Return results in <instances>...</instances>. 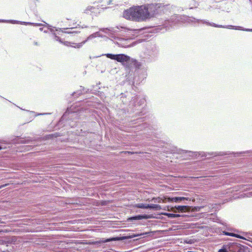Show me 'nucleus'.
Segmentation results:
<instances>
[{
  "instance_id": "f257e3e1",
  "label": "nucleus",
  "mask_w": 252,
  "mask_h": 252,
  "mask_svg": "<svg viewBox=\"0 0 252 252\" xmlns=\"http://www.w3.org/2000/svg\"><path fill=\"white\" fill-rule=\"evenodd\" d=\"M163 152L166 154H172L174 156L176 155H181V157L184 158H197L198 157H204L205 158L202 161L194 163L192 167H194L196 164L201 165L206 163H209V167L214 166L215 161H218L226 159L227 156L233 155L234 157H239L237 155V152H193L191 151L185 150L178 148L173 145H167L163 147Z\"/></svg>"
},
{
  "instance_id": "f03ea898",
  "label": "nucleus",
  "mask_w": 252,
  "mask_h": 252,
  "mask_svg": "<svg viewBox=\"0 0 252 252\" xmlns=\"http://www.w3.org/2000/svg\"><path fill=\"white\" fill-rule=\"evenodd\" d=\"M164 7L162 4L157 3L132 6L124 10L123 17L135 22L146 21L156 17Z\"/></svg>"
},
{
  "instance_id": "7ed1b4c3",
  "label": "nucleus",
  "mask_w": 252,
  "mask_h": 252,
  "mask_svg": "<svg viewBox=\"0 0 252 252\" xmlns=\"http://www.w3.org/2000/svg\"><path fill=\"white\" fill-rule=\"evenodd\" d=\"M137 63L129 64L126 68L128 72L129 80L132 79V85L134 86L139 85L147 77L146 71L143 69H140L141 64L136 61Z\"/></svg>"
},
{
  "instance_id": "20e7f679",
  "label": "nucleus",
  "mask_w": 252,
  "mask_h": 252,
  "mask_svg": "<svg viewBox=\"0 0 252 252\" xmlns=\"http://www.w3.org/2000/svg\"><path fill=\"white\" fill-rule=\"evenodd\" d=\"M145 101V99L140 96L136 95L131 97L127 112L129 114L134 113L135 116H142L143 114L141 110L143 108L142 105Z\"/></svg>"
},
{
  "instance_id": "39448f33",
  "label": "nucleus",
  "mask_w": 252,
  "mask_h": 252,
  "mask_svg": "<svg viewBox=\"0 0 252 252\" xmlns=\"http://www.w3.org/2000/svg\"><path fill=\"white\" fill-rule=\"evenodd\" d=\"M77 117L76 112L68 108L60 119L59 123L63 124V126L69 124V126L72 127L76 126Z\"/></svg>"
},
{
  "instance_id": "423d86ee",
  "label": "nucleus",
  "mask_w": 252,
  "mask_h": 252,
  "mask_svg": "<svg viewBox=\"0 0 252 252\" xmlns=\"http://www.w3.org/2000/svg\"><path fill=\"white\" fill-rule=\"evenodd\" d=\"M104 55L107 58L121 63L125 67H126V65H129V64L137 63L136 60L132 59L129 56L124 54H113L107 53Z\"/></svg>"
},
{
  "instance_id": "0eeeda50",
  "label": "nucleus",
  "mask_w": 252,
  "mask_h": 252,
  "mask_svg": "<svg viewBox=\"0 0 252 252\" xmlns=\"http://www.w3.org/2000/svg\"><path fill=\"white\" fill-rule=\"evenodd\" d=\"M39 138H33L30 136L22 137L21 136H15L13 138H9L8 140L0 139V143L5 144H33L34 141H37Z\"/></svg>"
},
{
  "instance_id": "6e6552de",
  "label": "nucleus",
  "mask_w": 252,
  "mask_h": 252,
  "mask_svg": "<svg viewBox=\"0 0 252 252\" xmlns=\"http://www.w3.org/2000/svg\"><path fill=\"white\" fill-rule=\"evenodd\" d=\"M192 19H193L194 22H199L200 21L203 24H206L208 26H212L213 27L226 28V29H233V30H240V31L252 32V29H246V28H244L241 26H233V25L223 26V25H218V24H215L214 23L209 22L208 21L205 20H200V19H196L195 18H192Z\"/></svg>"
},
{
  "instance_id": "1a4fd4ad",
  "label": "nucleus",
  "mask_w": 252,
  "mask_h": 252,
  "mask_svg": "<svg viewBox=\"0 0 252 252\" xmlns=\"http://www.w3.org/2000/svg\"><path fill=\"white\" fill-rule=\"evenodd\" d=\"M159 50L158 47L155 44L151 45L147 49L145 53V61L148 63H151L155 61L158 57Z\"/></svg>"
},
{
  "instance_id": "9d476101",
  "label": "nucleus",
  "mask_w": 252,
  "mask_h": 252,
  "mask_svg": "<svg viewBox=\"0 0 252 252\" xmlns=\"http://www.w3.org/2000/svg\"><path fill=\"white\" fill-rule=\"evenodd\" d=\"M173 16L170 20H165L161 23V25L157 26V32H164L175 26L177 22Z\"/></svg>"
},
{
  "instance_id": "9b49d317",
  "label": "nucleus",
  "mask_w": 252,
  "mask_h": 252,
  "mask_svg": "<svg viewBox=\"0 0 252 252\" xmlns=\"http://www.w3.org/2000/svg\"><path fill=\"white\" fill-rule=\"evenodd\" d=\"M80 90L74 92L72 94V96H74L75 95H77V96L81 95L83 93H91L92 94H97L99 95L100 96H103L104 93L102 92L97 91L96 92H94V91H95V90H94L95 88V86L94 85H92L90 88L86 89L84 87H83L82 86H80Z\"/></svg>"
},
{
  "instance_id": "f8f14e48",
  "label": "nucleus",
  "mask_w": 252,
  "mask_h": 252,
  "mask_svg": "<svg viewBox=\"0 0 252 252\" xmlns=\"http://www.w3.org/2000/svg\"><path fill=\"white\" fill-rule=\"evenodd\" d=\"M99 30L100 31L108 34L110 36L115 38V35H119L118 32H119L122 31L123 30L125 31L126 29L122 27H121L120 28L116 27V28H100Z\"/></svg>"
},
{
  "instance_id": "ddd939ff",
  "label": "nucleus",
  "mask_w": 252,
  "mask_h": 252,
  "mask_svg": "<svg viewBox=\"0 0 252 252\" xmlns=\"http://www.w3.org/2000/svg\"><path fill=\"white\" fill-rule=\"evenodd\" d=\"M95 35L94 33L90 35L87 38V39L84 40V41L81 42V43H77V44H75V46H73V47L74 48H80V47H81L82 46V45L83 44H84L87 41H88V40H91L94 38H95ZM63 44L64 45H65L66 46H71V47H73L72 45H71V44H73L72 43H71V42H68V41H65L63 43Z\"/></svg>"
},
{
  "instance_id": "4468645a",
  "label": "nucleus",
  "mask_w": 252,
  "mask_h": 252,
  "mask_svg": "<svg viewBox=\"0 0 252 252\" xmlns=\"http://www.w3.org/2000/svg\"><path fill=\"white\" fill-rule=\"evenodd\" d=\"M175 209L177 210L178 212H186L190 211V207L188 206H175V207H171L170 209H169V207H168V211H172L174 212H176L177 211L174 210Z\"/></svg>"
},
{
  "instance_id": "2eb2a0df",
  "label": "nucleus",
  "mask_w": 252,
  "mask_h": 252,
  "mask_svg": "<svg viewBox=\"0 0 252 252\" xmlns=\"http://www.w3.org/2000/svg\"><path fill=\"white\" fill-rule=\"evenodd\" d=\"M137 126V129L144 131L145 133H150L152 131V126L147 123H142V124L138 125Z\"/></svg>"
},
{
  "instance_id": "dca6fc26",
  "label": "nucleus",
  "mask_w": 252,
  "mask_h": 252,
  "mask_svg": "<svg viewBox=\"0 0 252 252\" xmlns=\"http://www.w3.org/2000/svg\"><path fill=\"white\" fill-rule=\"evenodd\" d=\"M118 41L117 42V44L122 47H127L129 46V44L128 42L130 39H125L122 38H119Z\"/></svg>"
},
{
  "instance_id": "f3484780",
  "label": "nucleus",
  "mask_w": 252,
  "mask_h": 252,
  "mask_svg": "<svg viewBox=\"0 0 252 252\" xmlns=\"http://www.w3.org/2000/svg\"><path fill=\"white\" fill-rule=\"evenodd\" d=\"M121 95V99L123 104H127L128 102L130 103V100L129 99L131 96L129 93H127L126 94L122 93Z\"/></svg>"
},
{
  "instance_id": "a211bd4d",
  "label": "nucleus",
  "mask_w": 252,
  "mask_h": 252,
  "mask_svg": "<svg viewBox=\"0 0 252 252\" xmlns=\"http://www.w3.org/2000/svg\"><path fill=\"white\" fill-rule=\"evenodd\" d=\"M55 31L67 34H74L80 32H71V30L69 28H56Z\"/></svg>"
},
{
  "instance_id": "6ab92c4d",
  "label": "nucleus",
  "mask_w": 252,
  "mask_h": 252,
  "mask_svg": "<svg viewBox=\"0 0 252 252\" xmlns=\"http://www.w3.org/2000/svg\"><path fill=\"white\" fill-rule=\"evenodd\" d=\"M45 24H43L42 23H34V26L35 27H38V26H44L45 27H47V29L51 32H54V28H55L54 27L52 26L51 25H49V24L44 22Z\"/></svg>"
},
{
  "instance_id": "aec40b11",
  "label": "nucleus",
  "mask_w": 252,
  "mask_h": 252,
  "mask_svg": "<svg viewBox=\"0 0 252 252\" xmlns=\"http://www.w3.org/2000/svg\"><path fill=\"white\" fill-rule=\"evenodd\" d=\"M237 154L239 156H244L245 154H249L251 159L252 160V150L239 152L237 153Z\"/></svg>"
},
{
  "instance_id": "412c9836",
  "label": "nucleus",
  "mask_w": 252,
  "mask_h": 252,
  "mask_svg": "<svg viewBox=\"0 0 252 252\" xmlns=\"http://www.w3.org/2000/svg\"><path fill=\"white\" fill-rule=\"evenodd\" d=\"M198 5V2L195 0H191L190 3L186 7V8L193 9V8H196Z\"/></svg>"
},
{
  "instance_id": "4be33fe9",
  "label": "nucleus",
  "mask_w": 252,
  "mask_h": 252,
  "mask_svg": "<svg viewBox=\"0 0 252 252\" xmlns=\"http://www.w3.org/2000/svg\"><path fill=\"white\" fill-rule=\"evenodd\" d=\"M224 234L225 235H227V236H230L235 237H236V238H240V239H245V238H244L243 236H241L240 235H238V234H235V233H233L224 232Z\"/></svg>"
},
{
  "instance_id": "5701e85b",
  "label": "nucleus",
  "mask_w": 252,
  "mask_h": 252,
  "mask_svg": "<svg viewBox=\"0 0 252 252\" xmlns=\"http://www.w3.org/2000/svg\"><path fill=\"white\" fill-rule=\"evenodd\" d=\"M135 207L137 208L148 209L149 208V204H143V203L136 204L135 205Z\"/></svg>"
},
{
  "instance_id": "b1692460",
  "label": "nucleus",
  "mask_w": 252,
  "mask_h": 252,
  "mask_svg": "<svg viewBox=\"0 0 252 252\" xmlns=\"http://www.w3.org/2000/svg\"><path fill=\"white\" fill-rule=\"evenodd\" d=\"M0 22L10 23L11 24H18L19 22V21L14 20H7L0 19Z\"/></svg>"
},
{
  "instance_id": "393cba45",
  "label": "nucleus",
  "mask_w": 252,
  "mask_h": 252,
  "mask_svg": "<svg viewBox=\"0 0 252 252\" xmlns=\"http://www.w3.org/2000/svg\"><path fill=\"white\" fill-rule=\"evenodd\" d=\"M149 208L155 209L156 210H159L161 209V207L158 204H149Z\"/></svg>"
},
{
  "instance_id": "a878e982",
  "label": "nucleus",
  "mask_w": 252,
  "mask_h": 252,
  "mask_svg": "<svg viewBox=\"0 0 252 252\" xmlns=\"http://www.w3.org/2000/svg\"><path fill=\"white\" fill-rule=\"evenodd\" d=\"M54 29H56V28L55 27ZM52 32V34L54 35V39L56 41H59L60 43H63L62 40V39H61V38L59 36L57 35L56 33L55 32V30L54 29V32Z\"/></svg>"
},
{
  "instance_id": "bb28decb",
  "label": "nucleus",
  "mask_w": 252,
  "mask_h": 252,
  "mask_svg": "<svg viewBox=\"0 0 252 252\" xmlns=\"http://www.w3.org/2000/svg\"><path fill=\"white\" fill-rule=\"evenodd\" d=\"M167 201L171 202H179L178 197H170L167 198Z\"/></svg>"
},
{
  "instance_id": "cd10ccee",
  "label": "nucleus",
  "mask_w": 252,
  "mask_h": 252,
  "mask_svg": "<svg viewBox=\"0 0 252 252\" xmlns=\"http://www.w3.org/2000/svg\"><path fill=\"white\" fill-rule=\"evenodd\" d=\"M144 218H147L146 217L141 215H138L135 217H133L130 218H129V220H141Z\"/></svg>"
},
{
  "instance_id": "c85d7f7f",
  "label": "nucleus",
  "mask_w": 252,
  "mask_h": 252,
  "mask_svg": "<svg viewBox=\"0 0 252 252\" xmlns=\"http://www.w3.org/2000/svg\"><path fill=\"white\" fill-rule=\"evenodd\" d=\"M94 9V7L92 6H89L84 10V13L86 14H89L90 11H92V10Z\"/></svg>"
},
{
  "instance_id": "c756f323",
  "label": "nucleus",
  "mask_w": 252,
  "mask_h": 252,
  "mask_svg": "<svg viewBox=\"0 0 252 252\" xmlns=\"http://www.w3.org/2000/svg\"><path fill=\"white\" fill-rule=\"evenodd\" d=\"M247 4V6L252 8V0H244Z\"/></svg>"
},
{
  "instance_id": "7c9ffc66",
  "label": "nucleus",
  "mask_w": 252,
  "mask_h": 252,
  "mask_svg": "<svg viewBox=\"0 0 252 252\" xmlns=\"http://www.w3.org/2000/svg\"><path fill=\"white\" fill-rule=\"evenodd\" d=\"M59 136V133L56 132L55 133L51 134H49V135H47V137L46 138H48V139L50 138L51 139V138H52L54 137H58Z\"/></svg>"
},
{
  "instance_id": "2f4dec72",
  "label": "nucleus",
  "mask_w": 252,
  "mask_h": 252,
  "mask_svg": "<svg viewBox=\"0 0 252 252\" xmlns=\"http://www.w3.org/2000/svg\"><path fill=\"white\" fill-rule=\"evenodd\" d=\"M227 171V168H222L219 170L217 171L216 173H224Z\"/></svg>"
},
{
  "instance_id": "473e14b6",
  "label": "nucleus",
  "mask_w": 252,
  "mask_h": 252,
  "mask_svg": "<svg viewBox=\"0 0 252 252\" xmlns=\"http://www.w3.org/2000/svg\"><path fill=\"white\" fill-rule=\"evenodd\" d=\"M164 216H167L168 218H175V214L171 213H163L162 214Z\"/></svg>"
},
{
  "instance_id": "72a5a7b5",
  "label": "nucleus",
  "mask_w": 252,
  "mask_h": 252,
  "mask_svg": "<svg viewBox=\"0 0 252 252\" xmlns=\"http://www.w3.org/2000/svg\"><path fill=\"white\" fill-rule=\"evenodd\" d=\"M118 239H119L117 238H110V239H106L105 240L102 241V242L103 243H106V242H110V241H112L117 240Z\"/></svg>"
},
{
  "instance_id": "f704fd0d",
  "label": "nucleus",
  "mask_w": 252,
  "mask_h": 252,
  "mask_svg": "<svg viewBox=\"0 0 252 252\" xmlns=\"http://www.w3.org/2000/svg\"><path fill=\"white\" fill-rule=\"evenodd\" d=\"M34 146H32V145H27V146H24V150H27V151H29V150H32V149H33V147Z\"/></svg>"
},
{
  "instance_id": "c9c22d12",
  "label": "nucleus",
  "mask_w": 252,
  "mask_h": 252,
  "mask_svg": "<svg viewBox=\"0 0 252 252\" xmlns=\"http://www.w3.org/2000/svg\"><path fill=\"white\" fill-rule=\"evenodd\" d=\"M57 173H71V174H72V173H76L74 171H65L64 172L60 171Z\"/></svg>"
},
{
  "instance_id": "e433bc0d",
  "label": "nucleus",
  "mask_w": 252,
  "mask_h": 252,
  "mask_svg": "<svg viewBox=\"0 0 252 252\" xmlns=\"http://www.w3.org/2000/svg\"><path fill=\"white\" fill-rule=\"evenodd\" d=\"M146 39L145 38H138L135 41V42L136 43H141L144 41H145Z\"/></svg>"
},
{
  "instance_id": "4c0bfd02",
  "label": "nucleus",
  "mask_w": 252,
  "mask_h": 252,
  "mask_svg": "<svg viewBox=\"0 0 252 252\" xmlns=\"http://www.w3.org/2000/svg\"><path fill=\"white\" fill-rule=\"evenodd\" d=\"M178 199H179V202H180L182 200H189V198L185 197H178Z\"/></svg>"
},
{
  "instance_id": "58836bf2",
  "label": "nucleus",
  "mask_w": 252,
  "mask_h": 252,
  "mask_svg": "<svg viewBox=\"0 0 252 252\" xmlns=\"http://www.w3.org/2000/svg\"><path fill=\"white\" fill-rule=\"evenodd\" d=\"M94 34L95 35V37H102V36L101 35V34L100 33V32H95L94 33Z\"/></svg>"
},
{
  "instance_id": "ea45409f",
  "label": "nucleus",
  "mask_w": 252,
  "mask_h": 252,
  "mask_svg": "<svg viewBox=\"0 0 252 252\" xmlns=\"http://www.w3.org/2000/svg\"><path fill=\"white\" fill-rule=\"evenodd\" d=\"M144 119L145 118L144 117L138 118L136 120L137 121H138V122H136L135 123H139V122H143L144 121Z\"/></svg>"
},
{
  "instance_id": "a19ab883",
  "label": "nucleus",
  "mask_w": 252,
  "mask_h": 252,
  "mask_svg": "<svg viewBox=\"0 0 252 252\" xmlns=\"http://www.w3.org/2000/svg\"><path fill=\"white\" fill-rule=\"evenodd\" d=\"M156 201L158 203H160L161 202H162V198H161L158 197V198H156Z\"/></svg>"
},
{
  "instance_id": "79ce46f5",
  "label": "nucleus",
  "mask_w": 252,
  "mask_h": 252,
  "mask_svg": "<svg viewBox=\"0 0 252 252\" xmlns=\"http://www.w3.org/2000/svg\"><path fill=\"white\" fill-rule=\"evenodd\" d=\"M169 197H164L163 198H162V202L163 203H166L167 202H168L167 201V198H168Z\"/></svg>"
},
{
  "instance_id": "37998d69",
  "label": "nucleus",
  "mask_w": 252,
  "mask_h": 252,
  "mask_svg": "<svg viewBox=\"0 0 252 252\" xmlns=\"http://www.w3.org/2000/svg\"><path fill=\"white\" fill-rule=\"evenodd\" d=\"M19 22L18 24L20 23L22 25H28V24L27 23H28V22H20V21H19Z\"/></svg>"
},
{
  "instance_id": "c03bdc74",
  "label": "nucleus",
  "mask_w": 252,
  "mask_h": 252,
  "mask_svg": "<svg viewBox=\"0 0 252 252\" xmlns=\"http://www.w3.org/2000/svg\"><path fill=\"white\" fill-rule=\"evenodd\" d=\"M218 252H227V251L225 249H221L219 250Z\"/></svg>"
},
{
  "instance_id": "a18cd8bd",
  "label": "nucleus",
  "mask_w": 252,
  "mask_h": 252,
  "mask_svg": "<svg viewBox=\"0 0 252 252\" xmlns=\"http://www.w3.org/2000/svg\"><path fill=\"white\" fill-rule=\"evenodd\" d=\"M0 173H3V174H5V173H17L16 172H6V171H2V172H0Z\"/></svg>"
},
{
  "instance_id": "49530a36",
  "label": "nucleus",
  "mask_w": 252,
  "mask_h": 252,
  "mask_svg": "<svg viewBox=\"0 0 252 252\" xmlns=\"http://www.w3.org/2000/svg\"><path fill=\"white\" fill-rule=\"evenodd\" d=\"M226 162V161H223V162H222V161H221V162H220V161H219V162H218V163H219V164H220V165H223V164H225V163H224V162Z\"/></svg>"
},
{
  "instance_id": "de8ad7c7",
  "label": "nucleus",
  "mask_w": 252,
  "mask_h": 252,
  "mask_svg": "<svg viewBox=\"0 0 252 252\" xmlns=\"http://www.w3.org/2000/svg\"><path fill=\"white\" fill-rule=\"evenodd\" d=\"M27 23L28 24V25L34 26V23L28 22V23Z\"/></svg>"
},
{
  "instance_id": "09e8293b",
  "label": "nucleus",
  "mask_w": 252,
  "mask_h": 252,
  "mask_svg": "<svg viewBox=\"0 0 252 252\" xmlns=\"http://www.w3.org/2000/svg\"><path fill=\"white\" fill-rule=\"evenodd\" d=\"M180 216H181V215H179V214H175V218H178V217H179Z\"/></svg>"
},
{
  "instance_id": "8fccbe9b",
  "label": "nucleus",
  "mask_w": 252,
  "mask_h": 252,
  "mask_svg": "<svg viewBox=\"0 0 252 252\" xmlns=\"http://www.w3.org/2000/svg\"><path fill=\"white\" fill-rule=\"evenodd\" d=\"M76 28H70V29L71 30V32H77L76 31H74V30Z\"/></svg>"
},
{
  "instance_id": "3c124183",
  "label": "nucleus",
  "mask_w": 252,
  "mask_h": 252,
  "mask_svg": "<svg viewBox=\"0 0 252 252\" xmlns=\"http://www.w3.org/2000/svg\"><path fill=\"white\" fill-rule=\"evenodd\" d=\"M7 185V184H5V185H1L0 186V189L3 188V187H4L5 186H6Z\"/></svg>"
},
{
  "instance_id": "603ef678",
  "label": "nucleus",
  "mask_w": 252,
  "mask_h": 252,
  "mask_svg": "<svg viewBox=\"0 0 252 252\" xmlns=\"http://www.w3.org/2000/svg\"><path fill=\"white\" fill-rule=\"evenodd\" d=\"M112 0H109L108 2V5L110 4L112 2Z\"/></svg>"
},
{
  "instance_id": "864d4df0",
  "label": "nucleus",
  "mask_w": 252,
  "mask_h": 252,
  "mask_svg": "<svg viewBox=\"0 0 252 252\" xmlns=\"http://www.w3.org/2000/svg\"><path fill=\"white\" fill-rule=\"evenodd\" d=\"M140 236V235H139V234H138V235H134L133 236L130 237L129 238H133V237H136V236Z\"/></svg>"
},
{
  "instance_id": "5fc2aeb1",
  "label": "nucleus",
  "mask_w": 252,
  "mask_h": 252,
  "mask_svg": "<svg viewBox=\"0 0 252 252\" xmlns=\"http://www.w3.org/2000/svg\"><path fill=\"white\" fill-rule=\"evenodd\" d=\"M45 114H41V113H40V114H36L35 116H38V115H45Z\"/></svg>"
},
{
  "instance_id": "6e6d98bb",
  "label": "nucleus",
  "mask_w": 252,
  "mask_h": 252,
  "mask_svg": "<svg viewBox=\"0 0 252 252\" xmlns=\"http://www.w3.org/2000/svg\"><path fill=\"white\" fill-rule=\"evenodd\" d=\"M39 30H40V31H43V28H39Z\"/></svg>"
},
{
  "instance_id": "4d7b16f0",
  "label": "nucleus",
  "mask_w": 252,
  "mask_h": 252,
  "mask_svg": "<svg viewBox=\"0 0 252 252\" xmlns=\"http://www.w3.org/2000/svg\"><path fill=\"white\" fill-rule=\"evenodd\" d=\"M43 32L45 33H47L48 31L47 30H44V31H43Z\"/></svg>"
},
{
  "instance_id": "13d9d810",
  "label": "nucleus",
  "mask_w": 252,
  "mask_h": 252,
  "mask_svg": "<svg viewBox=\"0 0 252 252\" xmlns=\"http://www.w3.org/2000/svg\"><path fill=\"white\" fill-rule=\"evenodd\" d=\"M34 45H38V43H37V42H34Z\"/></svg>"
},
{
  "instance_id": "bf43d9fd",
  "label": "nucleus",
  "mask_w": 252,
  "mask_h": 252,
  "mask_svg": "<svg viewBox=\"0 0 252 252\" xmlns=\"http://www.w3.org/2000/svg\"><path fill=\"white\" fill-rule=\"evenodd\" d=\"M3 149L1 145H0V150Z\"/></svg>"
},
{
  "instance_id": "052dcab7",
  "label": "nucleus",
  "mask_w": 252,
  "mask_h": 252,
  "mask_svg": "<svg viewBox=\"0 0 252 252\" xmlns=\"http://www.w3.org/2000/svg\"><path fill=\"white\" fill-rule=\"evenodd\" d=\"M3 222L1 221V220L0 219V223H3Z\"/></svg>"
},
{
  "instance_id": "680f3d73",
  "label": "nucleus",
  "mask_w": 252,
  "mask_h": 252,
  "mask_svg": "<svg viewBox=\"0 0 252 252\" xmlns=\"http://www.w3.org/2000/svg\"><path fill=\"white\" fill-rule=\"evenodd\" d=\"M87 26H85V27H82V28H87Z\"/></svg>"
},
{
  "instance_id": "e2e57ef3",
  "label": "nucleus",
  "mask_w": 252,
  "mask_h": 252,
  "mask_svg": "<svg viewBox=\"0 0 252 252\" xmlns=\"http://www.w3.org/2000/svg\"><path fill=\"white\" fill-rule=\"evenodd\" d=\"M125 173H127V174H129L130 173L129 172H126Z\"/></svg>"
},
{
  "instance_id": "0e129e2a",
  "label": "nucleus",
  "mask_w": 252,
  "mask_h": 252,
  "mask_svg": "<svg viewBox=\"0 0 252 252\" xmlns=\"http://www.w3.org/2000/svg\"><path fill=\"white\" fill-rule=\"evenodd\" d=\"M28 173H30V174H31V173H32V172H28Z\"/></svg>"
},
{
  "instance_id": "69168bd1",
  "label": "nucleus",
  "mask_w": 252,
  "mask_h": 252,
  "mask_svg": "<svg viewBox=\"0 0 252 252\" xmlns=\"http://www.w3.org/2000/svg\"><path fill=\"white\" fill-rule=\"evenodd\" d=\"M31 112L32 113H34V112H33V111H31Z\"/></svg>"
},
{
  "instance_id": "338daca9",
  "label": "nucleus",
  "mask_w": 252,
  "mask_h": 252,
  "mask_svg": "<svg viewBox=\"0 0 252 252\" xmlns=\"http://www.w3.org/2000/svg\"><path fill=\"white\" fill-rule=\"evenodd\" d=\"M210 173L213 174V173H214L213 172H212Z\"/></svg>"
},
{
  "instance_id": "774afa93",
  "label": "nucleus",
  "mask_w": 252,
  "mask_h": 252,
  "mask_svg": "<svg viewBox=\"0 0 252 252\" xmlns=\"http://www.w3.org/2000/svg\"><path fill=\"white\" fill-rule=\"evenodd\" d=\"M228 172H231V173L232 172L231 171H228Z\"/></svg>"
}]
</instances>
